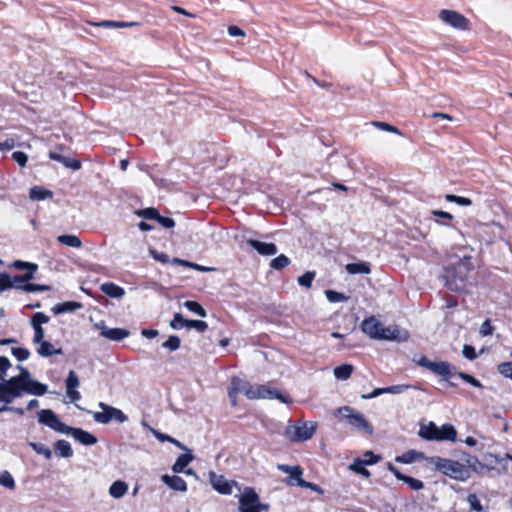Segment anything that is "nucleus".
<instances>
[{"label": "nucleus", "mask_w": 512, "mask_h": 512, "mask_svg": "<svg viewBox=\"0 0 512 512\" xmlns=\"http://www.w3.org/2000/svg\"><path fill=\"white\" fill-rule=\"evenodd\" d=\"M473 270L471 257L464 256L456 263L446 266L443 269L441 279L449 290L461 292L466 288Z\"/></svg>", "instance_id": "f257e3e1"}, {"label": "nucleus", "mask_w": 512, "mask_h": 512, "mask_svg": "<svg viewBox=\"0 0 512 512\" xmlns=\"http://www.w3.org/2000/svg\"><path fill=\"white\" fill-rule=\"evenodd\" d=\"M414 361L421 367L428 369L435 375L443 377L446 381H448L449 385L452 387H455L456 384L453 382H450L449 380L453 376H458L463 381L469 383L470 385L481 388L482 384L481 382L473 377L472 375H469L464 372H457L454 365H452L449 362L446 361H439V362H433L429 360L426 356H420L418 359H414Z\"/></svg>", "instance_id": "f03ea898"}, {"label": "nucleus", "mask_w": 512, "mask_h": 512, "mask_svg": "<svg viewBox=\"0 0 512 512\" xmlns=\"http://www.w3.org/2000/svg\"><path fill=\"white\" fill-rule=\"evenodd\" d=\"M430 463L434 465L437 471L453 480L466 481L470 478L469 467L459 461L434 456L431 457Z\"/></svg>", "instance_id": "7ed1b4c3"}, {"label": "nucleus", "mask_w": 512, "mask_h": 512, "mask_svg": "<svg viewBox=\"0 0 512 512\" xmlns=\"http://www.w3.org/2000/svg\"><path fill=\"white\" fill-rule=\"evenodd\" d=\"M236 383L242 385L239 389L244 391V395L248 399H278L284 404L292 403V399L288 394L281 393L277 389L270 388L266 385H252L240 381H236Z\"/></svg>", "instance_id": "20e7f679"}, {"label": "nucleus", "mask_w": 512, "mask_h": 512, "mask_svg": "<svg viewBox=\"0 0 512 512\" xmlns=\"http://www.w3.org/2000/svg\"><path fill=\"white\" fill-rule=\"evenodd\" d=\"M334 415L338 417L340 421H346L348 424L367 435H372L374 432L373 426L365 416L362 413L355 411L350 406L337 408L334 411Z\"/></svg>", "instance_id": "39448f33"}, {"label": "nucleus", "mask_w": 512, "mask_h": 512, "mask_svg": "<svg viewBox=\"0 0 512 512\" xmlns=\"http://www.w3.org/2000/svg\"><path fill=\"white\" fill-rule=\"evenodd\" d=\"M48 391V386L44 383L39 382L36 379H30L18 389H14L12 393L7 396L0 395V402H4L5 404H10L15 398H20L24 394L42 396L46 394Z\"/></svg>", "instance_id": "423d86ee"}, {"label": "nucleus", "mask_w": 512, "mask_h": 512, "mask_svg": "<svg viewBox=\"0 0 512 512\" xmlns=\"http://www.w3.org/2000/svg\"><path fill=\"white\" fill-rule=\"evenodd\" d=\"M316 429V422L298 421L296 424L286 427L285 435L292 442H304L313 437Z\"/></svg>", "instance_id": "0eeeda50"}, {"label": "nucleus", "mask_w": 512, "mask_h": 512, "mask_svg": "<svg viewBox=\"0 0 512 512\" xmlns=\"http://www.w3.org/2000/svg\"><path fill=\"white\" fill-rule=\"evenodd\" d=\"M269 505L260 502V497L252 487H245L239 497V512H261Z\"/></svg>", "instance_id": "6e6552de"}, {"label": "nucleus", "mask_w": 512, "mask_h": 512, "mask_svg": "<svg viewBox=\"0 0 512 512\" xmlns=\"http://www.w3.org/2000/svg\"><path fill=\"white\" fill-rule=\"evenodd\" d=\"M37 415L40 424L45 425L58 433H66L68 425L63 423L53 410L42 409L37 413Z\"/></svg>", "instance_id": "1a4fd4ad"}, {"label": "nucleus", "mask_w": 512, "mask_h": 512, "mask_svg": "<svg viewBox=\"0 0 512 512\" xmlns=\"http://www.w3.org/2000/svg\"><path fill=\"white\" fill-rule=\"evenodd\" d=\"M439 18L446 23L447 25H450L453 28L459 29V30H467L469 29V20L460 14L459 12L453 11V10H441L439 13Z\"/></svg>", "instance_id": "9d476101"}, {"label": "nucleus", "mask_w": 512, "mask_h": 512, "mask_svg": "<svg viewBox=\"0 0 512 512\" xmlns=\"http://www.w3.org/2000/svg\"><path fill=\"white\" fill-rule=\"evenodd\" d=\"M30 379H32V376L28 369H23V372L19 373V375L13 376L4 382H0V395H9L14 389H18Z\"/></svg>", "instance_id": "9b49d317"}, {"label": "nucleus", "mask_w": 512, "mask_h": 512, "mask_svg": "<svg viewBox=\"0 0 512 512\" xmlns=\"http://www.w3.org/2000/svg\"><path fill=\"white\" fill-rule=\"evenodd\" d=\"M50 320L49 316H47L43 312H36L31 317V326L34 330L33 343L38 344L43 342L45 331L42 327L43 324L48 323Z\"/></svg>", "instance_id": "f8f14e48"}, {"label": "nucleus", "mask_w": 512, "mask_h": 512, "mask_svg": "<svg viewBox=\"0 0 512 512\" xmlns=\"http://www.w3.org/2000/svg\"><path fill=\"white\" fill-rule=\"evenodd\" d=\"M380 334V340H390L397 342L406 341L409 337V334L406 330H402L396 325H391L388 327H384L382 325Z\"/></svg>", "instance_id": "ddd939ff"}, {"label": "nucleus", "mask_w": 512, "mask_h": 512, "mask_svg": "<svg viewBox=\"0 0 512 512\" xmlns=\"http://www.w3.org/2000/svg\"><path fill=\"white\" fill-rule=\"evenodd\" d=\"M65 434L71 435L76 441L86 446L94 445L98 441L93 434L83 430L82 428L68 426Z\"/></svg>", "instance_id": "4468645a"}, {"label": "nucleus", "mask_w": 512, "mask_h": 512, "mask_svg": "<svg viewBox=\"0 0 512 512\" xmlns=\"http://www.w3.org/2000/svg\"><path fill=\"white\" fill-rule=\"evenodd\" d=\"M209 478L212 487L220 494L230 495L232 493V484L223 475L210 472Z\"/></svg>", "instance_id": "2eb2a0df"}, {"label": "nucleus", "mask_w": 512, "mask_h": 512, "mask_svg": "<svg viewBox=\"0 0 512 512\" xmlns=\"http://www.w3.org/2000/svg\"><path fill=\"white\" fill-rule=\"evenodd\" d=\"M361 328L370 338L380 340L382 323L374 316L365 319L361 324Z\"/></svg>", "instance_id": "dca6fc26"}, {"label": "nucleus", "mask_w": 512, "mask_h": 512, "mask_svg": "<svg viewBox=\"0 0 512 512\" xmlns=\"http://www.w3.org/2000/svg\"><path fill=\"white\" fill-rule=\"evenodd\" d=\"M247 244L263 256H272L275 255L278 251L277 246L274 243H266L255 239H248Z\"/></svg>", "instance_id": "f3484780"}, {"label": "nucleus", "mask_w": 512, "mask_h": 512, "mask_svg": "<svg viewBox=\"0 0 512 512\" xmlns=\"http://www.w3.org/2000/svg\"><path fill=\"white\" fill-rule=\"evenodd\" d=\"M439 435V427L430 421L427 424L420 425L418 436L427 441H437Z\"/></svg>", "instance_id": "a211bd4d"}, {"label": "nucleus", "mask_w": 512, "mask_h": 512, "mask_svg": "<svg viewBox=\"0 0 512 512\" xmlns=\"http://www.w3.org/2000/svg\"><path fill=\"white\" fill-rule=\"evenodd\" d=\"M162 481L172 490L180 492L187 491V484L185 480L180 476H170L168 474H165L162 476Z\"/></svg>", "instance_id": "6ab92c4d"}, {"label": "nucleus", "mask_w": 512, "mask_h": 512, "mask_svg": "<svg viewBox=\"0 0 512 512\" xmlns=\"http://www.w3.org/2000/svg\"><path fill=\"white\" fill-rule=\"evenodd\" d=\"M101 336L112 340V341H121L129 336V331L123 328H108L104 327L101 332Z\"/></svg>", "instance_id": "aec40b11"}, {"label": "nucleus", "mask_w": 512, "mask_h": 512, "mask_svg": "<svg viewBox=\"0 0 512 512\" xmlns=\"http://www.w3.org/2000/svg\"><path fill=\"white\" fill-rule=\"evenodd\" d=\"M99 407L102 409L101 412H94L93 419L97 423L108 424L113 420V416L111 413V409H114L113 406L107 405L104 402L99 403Z\"/></svg>", "instance_id": "412c9836"}, {"label": "nucleus", "mask_w": 512, "mask_h": 512, "mask_svg": "<svg viewBox=\"0 0 512 512\" xmlns=\"http://www.w3.org/2000/svg\"><path fill=\"white\" fill-rule=\"evenodd\" d=\"M82 308V304L76 301H66L63 303H58L52 307V312L55 315L74 312Z\"/></svg>", "instance_id": "4be33fe9"}, {"label": "nucleus", "mask_w": 512, "mask_h": 512, "mask_svg": "<svg viewBox=\"0 0 512 512\" xmlns=\"http://www.w3.org/2000/svg\"><path fill=\"white\" fill-rule=\"evenodd\" d=\"M101 291L110 298L119 299L124 296L125 290L113 282L103 283L100 287Z\"/></svg>", "instance_id": "5701e85b"}, {"label": "nucleus", "mask_w": 512, "mask_h": 512, "mask_svg": "<svg viewBox=\"0 0 512 512\" xmlns=\"http://www.w3.org/2000/svg\"><path fill=\"white\" fill-rule=\"evenodd\" d=\"M457 439V431L455 427L451 424H443L439 427V435L437 436V441H456Z\"/></svg>", "instance_id": "b1692460"}, {"label": "nucleus", "mask_w": 512, "mask_h": 512, "mask_svg": "<svg viewBox=\"0 0 512 512\" xmlns=\"http://www.w3.org/2000/svg\"><path fill=\"white\" fill-rule=\"evenodd\" d=\"M55 453L62 458H71L73 456V449L70 443L66 440L60 439L54 443Z\"/></svg>", "instance_id": "393cba45"}, {"label": "nucleus", "mask_w": 512, "mask_h": 512, "mask_svg": "<svg viewBox=\"0 0 512 512\" xmlns=\"http://www.w3.org/2000/svg\"><path fill=\"white\" fill-rule=\"evenodd\" d=\"M194 459V456L189 453L181 454L176 459L175 463L172 466V470L174 473H182L184 469L188 466V464Z\"/></svg>", "instance_id": "a878e982"}, {"label": "nucleus", "mask_w": 512, "mask_h": 512, "mask_svg": "<svg viewBox=\"0 0 512 512\" xmlns=\"http://www.w3.org/2000/svg\"><path fill=\"white\" fill-rule=\"evenodd\" d=\"M346 271L349 274H369L371 272L370 264L367 262H354L346 265Z\"/></svg>", "instance_id": "bb28decb"}, {"label": "nucleus", "mask_w": 512, "mask_h": 512, "mask_svg": "<svg viewBox=\"0 0 512 512\" xmlns=\"http://www.w3.org/2000/svg\"><path fill=\"white\" fill-rule=\"evenodd\" d=\"M277 469L281 472L287 473L290 475V478L296 480L297 485L299 484V479H302L303 470L300 466H290L287 464H279Z\"/></svg>", "instance_id": "cd10ccee"}, {"label": "nucleus", "mask_w": 512, "mask_h": 512, "mask_svg": "<svg viewBox=\"0 0 512 512\" xmlns=\"http://www.w3.org/2000/svg\"><path fill=\"white\" fill-rule=\"evenodd\" d=\"M29 197L36 201L45 200L47 198H52L53 192L42 186H34L29 191Z\"/></svg>", "instance_id": "c85d7f7f"}, {"label": "nucleus", "mask_w": 512, "mask_h": 512, "mask_svg": "<svg viewBox=\"0 0 512 512\" xmlns=\"http://www.w3.org/2000/svg\"><path fill=\"white\" fill-rule=\"evenodd\" d=\"M40 346L37 349V353L41 357H51L56 354H61V349H56L50 342L43 340V342L38 343Z\"/></svg>", "instance_id": "c756f323"}, {"label": "nucleus", "mask_w": 512, "mask_h": 512, "mask_svg": "<svg viewBox=\"0 0 512 512\" xmlns=\"http://www.w3.org/2000/svg\"><path fill=\"white\" fill-rule=\"evenodd\" d=\"M128 490V485L121 480H117L113 482L109 488V494L115 498L119 499L125 495Z\"/></svg>", "instance_id": "7c9ffc66"}, {"label": "nucleus", "mask_w": 512, "mask_h": 512, "mask_svg": "<svg viewBox=\"0 0 512 512\" xmlns=\"http://www.w3.org/2000/svg\"><path fill=\"white\" fill-rule=\"evenodd\" d=\"M354 367L351 364H342L334 368L333 373L337 380H347L351 377Z\"/></svg>", "instance_id": "2f4dec72"}, {"label": "nucleus", "mask_w": 512, "mask_h": 512, "mask_svg": "<svg viewBox=\"0 0 512 512\" xmlns=\"http://www.w3.org/2000/svg\"><path fill=\"white\" fill-rule=\"evenodd\" d=\"M57 241L62 245H66L73 248H81L82 241L81 239L73 234H64L57 237Z\"/></svg>", "instance_id": "473e14b6"}, {"label": "nucleus", "mask_w": 512, "mask_h": 512, "mask_svg": "<svg viewBox=\"0 0 512 512\" xmlns=\"http://www.w3.org/2000/svg\"><path fill=\"white\" fill-rule=\"evenodd\" d=\"M236 381H240L242 383H248L247 381L239 378V377H233L231 380V387L228 391L229 398L231 400V403L233 406L236 405V397L238 393H243V390H240L239 388L242 386L240 383H236Z\"/></svg>", "instance_id": "72a5a7b5"}, {"label": "nucleus", "mask_w": 512, "mask_h": 512, "mask_svg": "<svg viewBox=\"0 0 512 512\" xmlns=\"http://www.w3.org/2000/svg\"><path fill=\"white\" fill-rule=\"evenodd\" d=\"M349 469L365 478L371 476L370 471L365 468V464L362 462L361 458H355L353 463L350 464Z\"/></svg>", "instance_id": "f704fd0d"}, {"label": "nucleus", "mask_w": 512, "mask_h": 512, "mask_svg": "<svg viewBox=\"0 0 512 512\" xmlns=\"http://www.w3.org/2000/svg\"><path fill=\"white\" fill-rule=\"evenodd\" d=\"M431 214L434 216V217H437L438 219L436 220V222L440 225H446L448 226L449 225V221H452L454 216L449 213V212H445V211H442V210H432L431 211Z\"/></svg>", "instance_id": "c9c22d12"}, {"label": "nucleus", "mask_w": 512, "mask_h": 512, "mask_svg": "<svg viewBox=\"0 0 512 512\" xmlns=\"http://www.w3.org/2000/svg\"><path fill=\"white\" fill-rule=\"evenodd\" d=\"M34 275H31V272H26L24 275H15L11 277V283H13V288L20 289L26 283H28L30 280H32Z\"/></svg>", "instance_id": "e433bc0d"}, {"label": "nucleus", "mask_w": 512, "mask_h": 512, "mask_svg": "<svg viewBox=\"0 0 512 512\" xmlns=\"http://www.w3.org/2000/svg\"><path fill=\"white\" fill-rule=\"evenodd\" d=\"M29 446L35 451L37 454L43 455L47 460L52 458V451L49 447L42 443L30 442Z\"/></svg>", "instance_id": "4c0bfd02"}, {"label": "nucleus", "mask_w": 512, "mask_h": 512, "mask_svg": "<svg viewBox=\"0 0 512 512\" xmlns=\"http://www.w3.org/2000/svg\"><path fill=\"white\" fill-rule=\"evenodd\" d=\"M289 264H290V259L286 255L281 254L271 260L270 266H271V268H273L275 270H281V269L287 267Z\"/></svg>", "instance_id": "58836bf2"}, {"label": "nucleus", "mask_w": 512, "mask_h": 512, "mask_svg": "<svg viewBox=\"0 0 512 512\" xmlns=\"http://www.w3.org/2000/svg\"><path fill=\"white\" fill-rule=\"evenodd\" d=\"M181 340L177 335H171L169 338L162 343V347L173 352L180 348Z\"/></svg>", "instance_id": "ea45409f"}, {"label": "nucleus", "mask_w": 512, "mask_h": 512, "mask_svg": "<svg viewBox=\"0 0 512 512\" xmlns=\"http://www.w3.org/2000/svg\"><path fill=\"white\" fill-rule=\"evenodd\" d=\"M0 485L10 490L15 488V481L10 472H0Z\"/></svg>", "instance_id": "a19ab883"}, {"label": "nucleus", "mask_w": 512, "mask_h": 512, "mask_svg": "<svg viewBox=\"0 0 512 512\" xmlns=\"http://www.w3.org/2000/svg\"><path fill=\"white\" fill-rule=\"evenodd\" d=\"M188 320L183 317L181 313H176L173 319L170 322L171 328L175 330H181L182 328H187Z\"/></svg>", "instance_id": "79ce46f5"}, {"label": "nucleus", "mask_w": 512, "mask_h": 512, "mask_svg": "<svg viewBox=\"0 0 512 512\" xmlns=\"http://www.w3.org/2000/svg\"><path fill=\"white\" fill-rule=\"evenodd\" d=\"M21 290L25 292H43V291H50L51 287L49 285H43V284H34V283H26L23 286H20Z\"/></svg>", "instance_id": "37998d69"}, {"label": "nucleus", "mask_w": 512, "mask_h": 512, "mask_svg": "<svg viewBox=\"0 0 512 512\" xmlns=\"http://www.w3.org/2000/svg\"><path fill=\"white\" fill-rule=\"evenodd\" d=\"M184 306L191 312L201 316V317H205L206 316V311L205 309L196 301H186L184 303Z\"/></svg>", "instance_id": "c03bdc74"}, {"label": "nucleus", "mask_w": 512, "mask_h": 512, "mask_svg": "<svg viewBox=\"0 0 512 512\" xmlns=\"http://www.w3.org/2000/svg\"><path fill=\"white\" fill-rule=\"evenodd\" d=\"M445 199L448 201V202H452V203H456L460 206H470L472 205V201L470 198H466V197H462V196H457V195H454V194H447L445 196Z\"/></svg>", "instance_id": "a18cd8bd"}, {"label": "nucleus", "mask_w": 512, "mask_h": 512, "mask_svg": "<svg viewBox=\"0 0 512 512\" xmlns=\"http://www.w3.org/2000/svg\"><path fill=\"white\" fill-rule=\"evenodd\" d=\"M13 267L19 270H26V272H31V275H34L35 271L38 268V266L34 263L24 262L21 260H16L13 263Z\"/></svg>", "instance_id": "49530a36"}, {"label": "nucleus", "mask_w": 512, "mask_h": 512, "mask_svg": "<svg viewBox=\"0 0 512 512\" xmlns=\"http://www.w3.org/2000/svg\"><path fill=\"white\" fill-rule=\"evenodd\" d=\"M315 278V272L307 271L298 278V284L305 288H310Z\"/></svg>", "instance_id": "de8ad7c7"}, {"label": "nucleus", "mask_w": 512, "mask_h": 512, "mask_svg": "<svg viewBox=\"0 0 512 512\" xmlns=\"http://www.w3.org/2000/svg\"><path fill=\"white\" fill-rule=\"evenodd\" d=\"M11 353L18 361L21 362L30 357V351L27 348L15 347L11 349Z\"/></svg>", "instance_id": "09e8293b"}, {"label": "nucleus", "mask_w": 512, "mask_h": 512, "mask_svg": "<svg viewBox=\"0 0 512 512\" xmlns=\"http://www.w3.org/2000/svg\"><path fill=\"white\" fill-rule=\"evenodd\" d=\"M325 295L328 301L332 303L343 302L347 300V297L344 294L333 290H326Z\"/></svg>", "instance_id": "8fccbe9b"}, {"label": "nucleus", "mask_w": 512, "mask_h": 512, "mask_svg": "<svg viewBox=\"0 0 512 512\" xmlns=\"http://www.w3.org/2000/svg\"><path fill=\"white\" fill-rule=\"evenodd\" d=\"M372 125L380 130H383V131H387V132H391V133H395V134H398L400 135L401 132L400 130L395 127V126H392L386 122H381V121H373L372 122Z\"/></svg>", "instance_id": "3c124183"}, {"label": "nucleus", "mask_w": 512, "mask_h": 512, "mask_svg": "<svg viewBox=\"0 0 512 512\" xmlns=\"http://www.w3.org/2000/svg\"><path fill=\"white\" fill-rule=\"evenodd\" d=\"M79 383L80 382L77 374L73 370L69 371L68 376L66 378V389H75L76 387L79 386Z\"/></svg>", "instance_id": "603ef678"}, {"label": "nucleus", "mask_w": 512, "mask_h": 512, "mask_svg": "<svg viewBox=\"0 0 512 512\" xmlns=\"http://www.w3.org/2000/svg\"><path fill=\"white\" fill-rule=\"evenodd\" d=\"M138 215L145 219L156 220V221H157L158 217H160L158 210L155 208H146V209L140 210L138 212Z\"/></svg>", "instance_id": "864d4df0"}, {"label": "nucleus", "mask_w": 512, "mask_h": 512, "mask_svg": "<svg viewBox=\"0 0 512 512\" xmlns=\"http://www.w3.org/2000/svg\"><path fill=\"white\" fill-rule=\"evenodd\" d=\"M512 357V352H511ZM498 371L506 378L512 379V361L503 362L498 365Z\"/></svg>", "instance_id": "5fc2aeb1"}, {"label": "nucleus", "mask_w": 512, "mask_h": 512, "mask_svg": "<svg viewBox=\"0 0 512 512\" xmlns=\"http://www.w3.org/2000/svg\"><path fill=\"white\" fill-rule=\"evenodd\" d=\"M361 459L365 465H373V464L378 463L381 460V456L375 454L372 451H366L363 455V458H361Z\"/></svg>", "instance_id": "6e6d98bb"}, {"label": "nucleus", "mask_w": 512, "mask_h": 512, "mask_svg": "<svg viewBox=\"0 0 512 512\" xmlns=\"http://www.w3.org/2000/svg\"><path fill=\"white\" fill-rule=\"evenodd\" d=\"M410 388H412V386L409 384H399L385 387V391L389 394H401Z\"/></svg>", "instance_id": "4d7b16f0"}, {"label": "nucleus", "mask_w": 512, "mask_h": 512, "mask_svg": "<svg viewBox=\"0 0 512 512\" xmlns=\"http://www.w3.org/2000/svg\"><path fill=\"white\" fill-rule=\"evenodd\" d=\"M187 328L196 329L198 332H204L207 330L208 325L205 321L202 320H188Z\"/></svg>", "instance_id": "13d9d810"}, {"label": "nucleus", "mask_w": 512, "mask_h": 512, "mask_svg": "<svg viewBox=\"0 0 512 512\" xmlns=\"http://www.w3.org/2000/svg\"><path fill=\"white\" fill-rule=\"evenodd\" d=\"M103 27H118V28H124V27H131L134 25H137L136 22H124V21H103L101 24Z\"/></svg>", "instance_id": "bf43d9fd"}, {"label": "nucleus", "mask_w": 512, "mask_h": 512, "mask_svg": "<svg viewBox=\"0 0 512 512\" xmlns=\"http://www.w3.org/2000/svg\"><path fill=\"white\" fill-rule=\"evenodd\" d=\"M60 163L63 164L66 168H70L72 170H79L81 168V162L79 160L65 156Z\"/></svg>", "instance_id": "052dcab7"}, {"label": "nucleus", "mask_w": 512, "mask_h": 512, "mask_svg": "<svg viewBox=\"0 0 512 512\" xmlns=\"http://www.w3.org/2000/svg\"><path fill=\"white\" fill-rule=\"evenodd\" d=\"M13 288L11 277L7 273H0V293Z\"/></svg>", "instance_id": "680f3d73"}, {"label": "nucleus", "mask_w": 512, "mask_h": 512, "mask_svg": "<svg viewBox=\"0 0 512 512\" xmlns=\"http://www.w3.org/2000/svg\"><path fill=\"white\" fill-rule=\"evenodd\" d=\"M10 366H11V363H10L9 359L5 356H0V380L2 382L6 381L5 374H6V371L10 368Z\"/></svg>", "instance_id": "e2e57ef3"}, {"label": "nucleus", "mask_w": 512, "mask_h": 512, "mask_svg": "<svg viewBox=\"0 0 512 512\" xmlns=\"http://www.w3.org/2000/svg\"><path fill=\"white\" fill-rule=\"evenodd\" d=\"M467 501H468V503L470 505V508L472 510H475V511H478V512L483 510L482 504H481L480 500L478 499L477 495L469 494L468 498H467Z\"/></svg>", "instance_id": "0e129e2a"}, {"label": "nucleus", "mask_w": 512, "mask_h": 512, "mask_svg": "<svg viewBox=\"0 0 512 512\" xmlns=\"http://www.w3.org/2000/svg\"><path fill=\"white\" fill-rule=\"evenodd\" d=\"M403 482H405L413 490H421L424 487V484L421 480L411 476H406Z\"/></svg>", "instance_id": "69168bd1"}, {"label": "nucleus", "mask_w": 512, "mask_h": 512, "mask_svg": "<svg viewBox=\"0 0 512 512\" xmlns=\"http://www.w3.org/2000/svg\"><path fill=\"white\" fill-rule=\"evenodd\" d=\"M414 456H415V451L411 450V451H407V452L403 453L400 456H397L395 460L400 463L408 464V463H412L415 460Z\"/></svg>", "instance_id": "338daca9"}, {"label": "nucleus", "mask_w": 512, "mask_h": 512, "mask_svg": "<svg viewBox=\"0 0 512 512\" xmlns=\"http://www.w3.org/2000/svg\"><path fill=\"white\" fill-rule=\"evenodd\" d=\"M12 159L21 167H24L28 161V156L22 151H15L12 154Z\"/></svg>", "instance_id": "774afa93"}]
</instances>
